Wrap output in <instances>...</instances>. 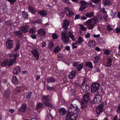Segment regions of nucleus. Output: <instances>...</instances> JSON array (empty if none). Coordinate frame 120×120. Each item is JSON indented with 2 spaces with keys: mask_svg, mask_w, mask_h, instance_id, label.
<instances>
[{
  "mask_svg": "<svg viewBox=\"0 0 120 120\" xmlns=\"http://www.w3.org/2000/svg\"><path fill=\"white\" fill-rule=\"evenodd\" d=\"M70 24L69 21L68 20H64L62 25V27L64 28L61 34V39L65 44H67L69 41V37L67 35L68 26Z\"/></svg>",
  "mask_w": 120,
  "mask_h": 120,
  "instance_id": "nucleus-1",
  "label": "nucleus"
},
{
  "mask_svg": "<svg viewBox=\"0 0 120 120\" xmlns=\"http://www.w3.org/2000/svg\"><path fill=\"white\" fill-rule=\"evenodd\" d=\"M98 19L96 16H94L92 19H90L84 23V24L88 26L87 28L88 29H92L95 26V24L98 23Z\"/></svg>",
  "mask_w": 120,
  "mask_h": 120,
  "instance_id": "nucleus-2",
  "label": "nucleus"
},
{
  "mask_svg": "<svg viewBox=\"0 0 120 120\" xmlns=\"http://www.w3.org/2000/svg\"><path fill=\"white\" fill-rule=\"evenodd\" d=\"M18 56V55L16 53L13 55L14 59H11L10 60L8 59H6L1 64L2 66L5 67L7 65H8L9 66H11L15 62L16 58Z\"/></svg>",
  "mask_w": 120,
  "mask_h": 120,
  "instance_id": "nucleus-3",
  "label": "nucleus"
},
{
  "mask_svg": "<svg viewBox=\"0 0 120 120\" xmlns=\"http://www.w3.org/2000/svg\"><path fill=\"white\" fill-rule=\"evenodd\" d=\"M75 113L71 112L68 111L67 113V114L66 117V120H76L77 117L75 116Z\"/></svg>",
  "mask_w": 120,
  "mask_h": 120,
  "instance_id": "nucleus-4",
  "label": "nucleus"
},
{
  "mask_svg": "<svg viewBox=\"0 0 120 120\" xmlns=\"http://www.w3.org/2000/svg\"><path fill=\"white\" fill-rule=\"evenodd\" d=\"M68 111L72 112H74L75 111L76 112V111L77 112H79L80 111V109L78 108L76 104L72 103L70 105Z\"/></svg>",
  "mask_w": 120,
  "mask_h": 120,
  "instance_id": "nucleus-5",
  "label": "nucleus"
},
{
  "mask_svg": "<svg viewBox=\"0 0 120 120\" xmlns=\"http://www.w3.org/2000/svg\"><path fill=\"white\" fill-rule=\"evenodd\" d=\"M100 84L97 82H96L92 84L91 86V91L94 93L99 89Z\"/></svg>",
  "mask_w": 120,
  "mask_h": 120,
  "instance_id": "nucleus-6",
  "label": "nucleus"
},
{
  "mask_svg": "<svg viewBox=\"0 0 120 120\" xmlns=\"http://www.w3.org/2000/svg\"><path fill=\"white\" fill-rule=\"evenodd\" d=\"M94 95L96 96L93 99V103L94 104H98L101 101V96L99 95H97L95 94V93H94Z\"/></svg>",
  "mask_w": 120,
  "mask_h": 120,
  "instance_id": "nucleus-7",
  "label": "nucleus"
},
{
  "mask_svg": "<svg viewBox=\"0 0 120 120\" xmlns=\"http://www.w3.org/2000/svg\"><path fill=\"white\" fill-rule=\"evenodd\" d=\"M81 89L84 92H87L89 90V87L86 83L84 82L81 86Z\"/></svg>",
  "mask_w": 120,
  "mask_h": 120,
  "instance_id": "nucleus-8",
  "label": "nucleus"
},
{
  "mask_svg": "<svg viewBox=\"0 0 120 120\" xmlns=\"http://www.w3.org/2000/svg\"><path fill=\"white\" fill-rule=\"evenodd\" d=\"M104 105V103H101L98 106L96 109V113L97 114H99L102 111Z\"/></svg>",
  "mask_w": 120,
  "mask_h": 120,
  "instance_id": "nucleus-9",
  "label": "nucleus"
},
{
  "mask_svg": "<svg viewBox=\"0 0 120 120\" xmlns=\"http://www.w3.org/2000/svg\"><path fill=\"white\" fill-rule=\"evenodd\" d=\"M7 48L8 49L12 48L13 46V41L11 40L8 39L6 42Z\"/></svg>",
  "mask_w": 120,
  "mask_h": 120,
  "instance_id": "nucleus-10",
  "label": "nucleus"
},
{
  "mask_svg": "<svg viewBox=\"0 0 120 120\" xmlns=\"http://www.w3.org/2000/svg\"><path fill=\"white\" fill-rule=\"evenodd\" d=\"M29 28V26L28 25L20 27V29L22 32L26 33L28 31Z\"/></svg>",
  "mask_w": 120,
  "mask_h": 120,
  "instance_id": "nucleus-11",
  "label": "nucleus"
},
{
  "mask_svg": "<svg viewBox=\"0 0 120 120\" xmlns=\"http://www.w3.org/2000/svg\"><path fill=\"white\" fill-rule=\"evenodd\" d=\"M31 52L35 57H36L35 59L36 60H37L39 59V53H38L37 49H34L32 50L31 51Z\"/></svg>",
  "mask_w": 120,
  "mask_h": 120,
  "instance_id": "nucleus-12",
  "label": "nucleus"
},
{
  "mask_svg": "<svg viewBox=\"0 0 120 120\" xmlns=\"http://www.w3.org/2000/svg\"><path fill=\"white\" fill-rule=\"evenodd\" d=\"M65 10L66 14L67 16L71 17L74 15V13L72 11L69 10L68 8L66 7L65 8Z\"/></svg>",
  "mask_w": 120,
  "mask_h": 120,
  "instance_id": "nucleus-13",
  "label": "nucleus"
},
{
  "mask_svg": "<svg viewBox=\"0 0 120 120\" xmlns=\"http://www.w3.org/2000/svg\"><path fill=\"white\" fill-rule=\"evenodd\" d=\"M47 111L48 113L47 114V117L45 120H53V117L51 114L50 113L51 110L49 109H48Z\"/></svg>",
  "mask_w": 120,
  "mask_h": 120,
  "instance_id": "nucleus-14",
  "label": "nucleus"
},
{
  "mask_svg": "<svg viewBox=\"0 0 120 120\" xmlns=\"http://www.w3.org/2000/svg\"><path fill=\"white\" fill-rule=\"evenodd\" d=\"M38 34L41 36H44L46 35V31L45 29H40L38 31Z\"/></svg>",
  "mask_w": 120,
  "mask_h": 120,
  "instance_id": "nucleus-15",
  "label": "nucleus"
},
{
  "mask_svg": "<svg viewBox=\"0 0 120 120\" xmlns=\"http://www.w3.org/2000/svg\"><path fill=\"white\" fill-rule=\"evenodd\" d=\"M76 72L75 70H73L72 71L69 73L68 75L69 78L70 79H72L75 77L76 74Z\"/></svg>",
  "mask_w": 120,
  "mask_h": 120,
  "instance_id": "nucleus-16",
  "label": "nucleus"
},
{
  "mask_svg": "<svg viewBox=\"0 0 120 120\" xmlns=\"http://www.w3.org/2000/svg\"><path fill=\"white\" fill-rule=\"evenodd\" d=\"M90 93H86L83 96L84 101L85 102H87L89 100Z\"/></svg>",
  "mask_w": 120,
  "mask_h": 120,
  "instance_id": "nucleus-17",
  "label": "nucleus"
},
{
  "mask_svg": "<svg viewBox=\"0 0 120 120\" xmlns=\"http://www.w3.org/2000/svg\"><path fill=\"white\" fill-rule=\"evenodd\" d=\"M94 93H95L96 94L100 95L101 96V95H103L104 94V92L102 89H99Z\"/></svg>",
  "mask_w": 120,
  "mask_h": 120,
  "instance_id": "nucleus-18",
  "label": "nucleus"
},
{
  "mask_svg": "<svg viewBox=\"0 0 120 120\" xmlns=\"http://www.w3.org/2000/svg\"><path fill=\"white\" fill-rule=\"evenodd\" d=\"M59 112L60 116H62L65 115L66 113V111L65 109L61 108L59 110Z\"/></svg>",
  "mask_w": 120,
  "mask_h": 120,
  "instance_id": "nucleus-19",
  "label": "nucleus"
},
{
  "mask_svg": "<svg viewBox=\"0 0 120 120\" xmlns=\"http://www.w3.org/2000/svg\"><path fill=\"white\" fill-rule=\"evenodd\" d=\"M20 71V68L19 66L15 67L13 71V73L15 75H17Z\"/></svg>",
  "mask_w": 120,
  "mask_h": 120,
  "instance_id": "nucleus-20",
  "label": "nucleus"
},
{
  "mask_svg": "<svg viewBox=\"0 0 120 120\" xmlns=\"http://www.w3.org/2000/svg\"><path fill=\"white\" fill-rule=\"evenodd\" d=\"M14 33L15 35L18 37L22 38V32L20 30L15 31L14 32Z\"/></svg>",
  "mask_w": 120,
  "mask_h": 120,
  "instance_id": "nucleus-21",
  "label": "nucleus"
},
{
  "mask_svg": "<svg viewBox=\"0 0 120 120\" xmlns=\"http://www.w3.org/2000/svg\"><path fill=\"white\" fill-rule=\"evenodd\" d=\"M38 13L41 16L43 17L47 15V13L45 11H40Z\"/></svg>",
  "mask_w": 120,
  "mask_h": 120,
  "instance_id": "nucleus-22",
  "label": "nucleus"
},
{
  "mask_svg": "<svg viewBox=\"0 0 120 120\" xmlns=\"http://www.w3.org/2000/svg\"><path fill=\"white\" fill-rule=\"evenodd\" d=\"M42 100L43 102V103H45L47 102H49V97L47 96L43 95L42 97Z\"/></svg>",
  "mask_w": 120,
  "mask_h": 120,
  "instance_id": "nucleus-23",
  "label": "nucleus"
},
{
  "mask_svg": "<svg viewBox=\"0 0 120 120\" xmlns=\"http://www.w3.org/2000/svg\"><path fill=\"white\" fill-rule=\"evenodd\" d=\"M68 34L69 37L73 41L75 40V39L74 37L73 33H72L70 31H68Z\"/></svg>",
  "mask_w": 120,
  "mask_h": 120,
  "instance_id": "nucleus-24",
  "label": "nucleus"
},
{
  "mask_svg": "<svg viewBox=\"0 0 120 120\" xmlns=\"http://www.w3.org/2000/svg\"><path fill=\"white\" fill-rule=\"evenodd\" d=\"M16 47L14 50V51L15 52H16L19 48V40L17 39L16 40Z\"/></svg>",
  "mask_w": 120,
  "mask_h": 120,
  "instance_id": "nucleus-25",
  "label": "nucleus"
},
{
  "mask_svg": "<svg viewBox=\"0 0 120 120\" xmlns=\"http://www.w3.org/2000/svg\"><path fill=\"white\" fill-rule=\"evenodd\" d=\"M26 105L25 104H22L20 109L21 111L24 112L26 110Z\"/></svg>",
  "mask_w": 120,
  "mask_h": 120,
  "instance_id": "nucleus-26",
  "label": "nucleus"
},
{
  "mask_svg": "<svg viewBox=\"0 0 120 120\" xmlns=\"http://www.w3.org/2000/svg\"><path fill=\"white\" fill-rule=\"evenodd\" d=\"M28 9L29 11L32 13L35 14L36 11L34 8L30 6L28 7Z\"/></svg>",
  "mask_w": 120,
  "mask_h": 120,
  "instance_id": "nucleus-27",
  "label": "nucleus"
},
{
  "mask_svg": "<svg viewBox=\"0 0 120 120\" xmlns=\"http://www.w3.org/2000/svg\"><path fill=\"white\" fill-rule=\"evenodd\" d=\"M4 94L6 97L7 98H9L11 94V92L9 90H8L5 91Z\"/></svg>",
  "mask_w": 120,
  "mask_h": 120,
  "instance_id": "nucleus-28",
  "label": "nucleus"
},
{
  "mask_svg": "<svg viewBox=\"0 0 120 120\" xmlns=\"http://www.w3.org/2000/svg\"><path fill=\"white\" fill-rule=\"evenodd\" d=\"M47 82L48 83H51L55 82V79L53 78L49 77L47 79Z\"/></svg>",
  "mask_w": 120,
  "mask_h": 120,
  "instance_id": "nucleus-29",
  "label": "nucleus"
},
{
  "mask_svg": "<svg viewBox=\"0 0 120 120\" xmlns=\"http://www.w3.org/2000/svg\"><path fill=\"white\" fill-rule=\"evenodd\" d=\"M94 14V12H90L86 13V14L85 16L86 17L91 18L93 16Z\"/></svg>",
  "mask_w": 120,
  "mask_h": 120,
  "instance_id": "nucleus-30",
  "label": "nucleus"
},
{
  "mask_svg": "<svg viewBox=\"0 0 120 120\" xmlns=\"http://www.w3.org/2000/svg\"><path fill=\"white\" fill-rule=\"evenodd\" d=\"M29 31L30 34H35L36 32V29L34 27H31Z\"/></svg>",
  "mask_w": 120,
  "mask_h": 120,
  "instance_id": "nucleus-31",
  "label": "nucleus"
},
{
  "mask_svg": "<svg viewBox=\"0 0 120 120\" xmlns=\"http://www.w3.org/2000/svg\"><path fill=\"white\" fill-rule=\"evenodd\" d=\"M12 82L14 84H16L18 82V80L15 76H13L12 77Z\"/></svg>",
  "mask_w": 120,
  "mask_h": 120,
  "instance_id": "nucleus-32",
  "label": "nucleus"
},
{
  "mask_svg": "<svg viewBox=\"0 0 120 120\" xmlns=\"http://www.w3.org/2000/svg\"><path fill=\"white\" fill-rule=\"evenodd\" d=\"M85 64V66L89 68H93L92 64L91 62H86Z\"/></svg>",
  "mask_w": 120,
  "mask_h": 120,
  "instance_id": "nucleus-33",
  "label": "nucleus"
},
{
  "mask_svg": "<svg viewBox=\"0 0 120 120\" xmlns=\"http://www.w3.org/2000/svg\"><path fill=\"white\" fill-rule=\"evenodd\" d=\"M77 90V89L76 88L75 89H71L70 90V92L71 93V95H74V96L76 95V91Z\"/></svg>",
  "mask_w": 120,
  "mask_h": 120,
  "instance_id": "nucleus-34",
  "label": "nucleus"
},
{
  "mask_svg": "<svg viewBox=\"0 0 120 120\" xmlns=\"http://www.w3.org/2000/svg\"><path fill=\"white\" fill-rule=\"evenodd\" d=\"M87 102H85L83 101H82L81 102V108L83 109H84L86 106V104Z\"/></svg>",
  "mask_w": 120,
  "mask_h": 120,
  "instance_id": "nucleus-35",
  "label": "nucleus"
},
{
  "mask_svg": "<svg viewBox=\"0 0 120 120\" xmlns=\"http://www.w3.org/2000/svg\"><path fill=\"white\" fill-rule=\"evenodd\" d=\"M22 15L23 17L25 19H27L28 17V15L27 12L25 11L22 12Z\"/></svg>",
  "mask_w": 120,
  "mask_h": 120,
  "instance_id": "nucleus-36",
  "label": "nucleus"
},
{
  "mask_svg": "<svg viewBox=\"0 0 120 120\" xmlns=\"http://www.w3.org/2000/svg\"><path fill=\"white\" fill-rule=\"evenodd\" d=\"M13 24V23L9 21H6L5 22V25L8 26H11Z\"/></svg>",
  "mask_w": 120,
  "mask_h": 120,
  "instance_id": "nucleus-37",
  "label": "nucleus"
},
{
  "mask_svg": "<svg viewBox=\"0 0 120 120\" xmlns=\"http://www.w3.org/2000/svg\"><path fill=\"white\" fill-rule=\"evenodd\" d=\"M78 43H79V45L82 44L83 42L84 41V40L83 38L80 36H79L78 38Z\"/></svg>",
  "mask_w": 120,
  "mask_h": 120,
  "instance_id": "nucleus-38",
  "label": "nucleus"
},
{
  "mask_svg": "<svg viewBox=\"0 0 120 120\" xmlns=\"http://www.w3.org/2000/svg\"><path fill=\"white\" fill-rule=\"evenodd\" d=\"M43 104L41 103H37L36 104V109L41 108L43 106Z\"/></svg>",
  "mask_w": 120,
  "mask_h": 120,
  "instance_id": "nucleus-39",
  "label": "nucleus"
},
{
  "mask_svg": "<svg viewBox=\"0 0 120 120\" xmlns=\"http://www.w3.org/2000/svg\"><path fill=\"white\" fill-rule=\"evenodd\" d=\"M43 104L46 107H52L53 106L51 104L49 103V102H47L45 103H45H43Z\"/></svg>",
  "mask_w": 120,
  "mask_h": 120,
  "instance_id": "nucleus-40",
  "label": "nucleus"
},
{
  "mask_svg": "<svg viewBox=\"0 0 120 120\" xmlns=\"http://www.w3.org/2000/svg\"><path fill=\"white\" fill-rule=\"evenodd\" d=\"M43 104L46 107H52L53 106L51 104L49 103V102H47L45 103H45H43Z\"/></svg>",
  "mask_w": 120,
  "mask_h": 120,
  "instance_id": "nucleus-41",
  "label": "nucleus"
},
{
  "mask_svg": "<svg viewBox=\"0 0 120 120\" xmlns=\"http://www.w3.org/2000/svg\"><path fill=\"white\" fill-rule=\"evenodd\" d=\"M106 29L110 31L113 30V29L112 27L109 24L107 26Z\"/></svg>",
  "mask_w": 120,
  "mask_h": 120,
  "instance_id": "nucleus-42",
  "label": "nucleus"
},
{
  "mask_svg": "<svg viewBox=\"0 0 120 120\" xmlns=\"http://www.w3.org/2000/svg\"><path fill=\"white\" fill-rule=\"evenodd\" d=\"M83 63H82V64H79L78 67V68H77L78 71H80L83 68Z\"/></svg>",
  "mask_w": 120,
  "mask_h": 120,
  "instance_id": "nucleus-43",
  "label": "nucleus"
},
{
  "mask_svg": "<svg viewBox=\"0 0 120 120\" xmlns=\"http://www.w3.org/2000/svg\"><path fill=\"white\" fill-rule=\"evenodd\" d=\"M52 37L53 39H55L58 38V36L56 33H53L52 35Z\"/></svg>",
  "mask_w": 120,
  "mask_h": 120,
  "instance_id": "nucleus-44",
  "label": "nucleus"
},
{
  "mask_svg": "<svg viewBox=\"0 0 120 120\" xmlns=\"http://www.w3.org/2000/svg\"><path fill=\"white\" fill-rule=\"evenodd\" d=\"M104 5H109L111 4L110 1L109 0H106L103 2Z\"/></svg>",
  "mask_w": 120,
  "mask_h": 120,
  "instance_id": "nucleus-45",
  "label": "nucleus"
},
{
  "mask_svg": "<svg viewBox=\"0 0 120 120\" xmlns=\"http://www.w3.org/2000/svg\"><path fill=\"white\" fill-rule=\"evenodd\" d=\"M94 43H95V42L93 41H90L89 42L88 45L89 47H92L93 46V44Z\"/></svg>",
  "mask_w": 120,
  "mask_h": 120,
  "instance_id": "nucleus-46",
  "label": "nucleus"
},
{
  "mask_svg": "<svg viewBox=\"0 0 120 120\" xmlns=\"http://www.w3.org/2000/svg\"><path fill=\"white\" fill-rule=\"evenodd\" d=\"M100 56H96L94 58V61L96 63H97L100 60Z\"/></svg>",
  "mask_w": 120,
  "mask_h": 120,
  "instance_id": "nucleus-47",
  "label": "nucleus"
},
{
  "mask_svg": "<svg viewBox=\"0 0 120 120\" xmlns=\"http://www.w3.org/2000/svg\"><path fill=\"white\" fill-rule=\"evenodd\" d=\"M54 46V44L52 41H50L49 44V47L51 49Z\"/></svg>",
  "mask_w": 120,
  "mask_h": 120,
  "instance_id": "nucleus-48",
  "label": "nucleus"
},
{
  "mask_svg": "<svg viewBox=\"0 0 120 120\" xmlns=\"http://www.w3.org/2000/svg\"><path fill=\"white\" fill-rule=\"evenodd\" d=\"M60 50V49L59 46H57L55 49L54 51L55 52L57 53Z\"/></svg>",
  "mask_w": 120,
  "mask_h": 120,
  "instance_id": "nucleus-49",
  "label": "nucleus"
},
{
  "mask_svg": "<svg viewBox=\"0 0 120 120\" xmlns=\"http://www.w3.org/2000/svg\"><path fill=\"white\" fill-rule=\"evenodd\" d=\"M80 3L82 5H86L88 4V3L84 0L81 1L80 2Z\"/></svg>",
  "mask_w": 120,
  "mask_h": 120,
  "instance_id": "nucleus-50",
  "label": "nucleus"
},
{
  "mask_svg": "<svg viewBox=\"0 0 120 120\" xmlns=\"http://www.w3.org/2000/svg\"><path fill=\"white\" fill-rule=\"evenodd\" d=\"M94 3L96 4L100 3L101 2V0H91Z\"/></svg>",
  "mask_w": 120,
  "mask_h": 120,
  "instance_id": "nucleus-51",
  "label": "nucleus"
},
{
  "mask_svg": "<svg viewBox=\"0 0 120 120\" xmlns=\"http://www.w3.org/2000/svg\"><path fill=\"white\" fill-rule=\"evenodd\" d=\"M80 28L82 31H85L86 30V28L83 25H80Z\"/></svg>",
  "mask_w": 120,
  "mask_h": 120,
  "instance_id": "nucleus-52",
  "label": "nucleus"
},
{
  "mask_svg": "<svg viewBox=\"0 0 120 120\" xmlns=\"http://www.w3.org/2000/svg\"><path fill=\"white\" fill-rule=\"evenodd\" d=\"M16 0H7L11 4H13Z\"/></svg>",
  "mask_w": 120,
  "mask_h": 120,
  "instance_id": "nucleus-53",
  "label": "nucleus"
},
{
  "mask_svg": "<svg viewBox=\"0 0 120 120\" xmlns=\"http://www.w3.org/2000/svg\"><path fill=\"white\" fill-rule=\"evenodd\" d=\"M32 92H29L28 93V95L27 96V99L30 98L32 95Z\"/></svg>",
  "mask_w": 120,
  "mask_h": 120,
  "instance_id": "nucleus-54",
  "label": "nucleus"
},
{
  "mask_svg": "<svg viewBox=\"0 0 120 120\" xmlns=\"http://www.w3.org/2000/svg\"><path fill=\"white\" fill-rule=\"evenodd\" d=\"M86 7L85 6H83L82 5L79 8V9L81 11H82L84 10L85 9Z\"/></svg>",
  "mask_w": 120,
  "mask_h": 120,
  "instance_id": "nucleus-55",
  "label": "nucleus"
},
{
  "mask_svg": "<svg viewBox=\"0 0 120 120\" xmlns=\"http://www.w3.org/2000/svg\"><path fill=\"white\" fill-rule=\"evenodd\" d=\"M79 62H78L73 63V66L76 67H77L79 65Z\"/></svg>",
  "mask_w": 120,
  "mask_h": 120,
  "instance_id": "nucleus-56",
  "label": "nucleus"
},
{
  "mask_svg": "<svg viewBox=\"0 0 120 120\" xmlns=\"http://www.w3.org/2000/svg\"><path fill=\"white\" fill-rule=\"evenodd\" d=\"M99 42L101 44H104L105 43V42L102 38H100L99 40Z\"/></svg>",
  "mask_w": 120,
  "mask_h": 120,
  "instance_id": "nucleus-57",
  "label": "nucleus"
},
{
  "mask_svg": "<svg viewBox=\"0 0 120 120\" xmlns=\"http://www.w3.org/2000/svg\"><path fill=\"white\" fill-rule=\"evenodd\" d=\"M112 13L111 14V16L112 18L114 17L116 15V13L115 12H113V11H112Z\"/></svg>",
  "mask_w": 120,
  "mask_h": 120,
  "instance_id": "nucleus-58",
  "label": "nucleus"
},
{
  "mask_svg": "<svg viewBox=\"0 0 120 120\" xmlns=\"http://www.w3.org/2000/svg\"><path fill=\"white\" fill-rule=\"evenodd\" d=\"M104 52L106 55H108L109 54L110 52L108 50H105L104 51Z\"/></svg>",
  "mask_w": 120,
  "mask_h": 120,
  "instance_id": "nucleus-59",
  "label": "nucleus"
},
{
  "mask_svg": "<svg viewBox=\"0 0 120 120\" xmlns=\"http://www.w3.org/2000/svg\"><path fill=\"white\" fill-rule=\"evenodd\" d=\"M108 17V15L106 14H105L104 16V19L105 21H107V17Z\"/></svg>",
  "mask_w": 120,
  "mask_h": 120,
  "instance_id": "nucleus-60",
  "label": "nucleus"
},
{
  "mask_svg": "<svg viewBox=\"0 0 120 120\" xmlns=\"http://www.w3.org/2000/svg\"><path fill=\"white\" fill-rule=\"evenodd\" d=\"M80 16L79 14H77L75 16V19H78L80 18Z\"/></svg>",
  "mask_w": 120,
  "mask_h": 120,
  "instance_id": "nucleus-61",
  "label": "nucleus"
},
{
  "mask_svg": "<svg viewBox=\"0 0 120 120\" xmlns=\"http://www.w3.org/2000/svg\"><path fill=\"white\" fill-rule=\"evenodd\" d=\"M47 89L49 90H51L54 89V88L53 87H51L48 86H47Z\"/></svg>",
  "mask_w": 120,
  "mask_h": 120,
  "instance_id": "nucleus-62",
  "label": "nucleus"
},
{
  "mask_svg": "<svg viewBox=\"0 0 120 120\" xmlns=\"http://www.w3.org/2000/svg\"><path fill=\"white\" fill-rule=\"evenodd\" d=\"M100 11H101V12H102L106 14V12L105 10V9L104 8H103L101 9Z\"/></svg>",
  "mask_w": 120,
  "mask_h": 120,
  "instance_id": "nucleus-63",
  "label": "nucleus"
},
{
  "mask_svg": "<svg viewBox=\"0 0 120 120\" xmlns=\"http://www.w3.org/2000/svg\"><path fill=\"white\" fill-rule=\"evenodd\" d=\"M63 1L65 3L68 4H71L69 0H63Z\"/></svg>",
  "mask_w": 120,
  "mask_h": 120,
  "instance_id": "nucleus-64",
  "label": "nucleus"
}]
</instances>
